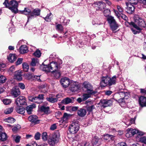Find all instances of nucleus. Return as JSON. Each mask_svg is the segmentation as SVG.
<instances>
[{
    "label": "nucleus",
    "mask_w": 146,
    "mask_h": 146,
    "mask_svg": "<svg viewBox=\"0 0 146 146\" xmlns=\"http://www.w3.org/2000/svg\"><path fill=\"white\" fill-rule=\"evenodd\" d=\"M116 82V76H114L111 78L108 75H106L101 77L100 84V86L102 87L110 86L115 84Z\"/></svg>",
    "instance_id": "f257e3e1"
},
{
    "label": "nucleus",
    "mask_w": 146,
    "mask_h": 146,
    "mask_svg": "<svg viewBox=\"0 0 146 146\" xmlns=\"http://www.w3.org/2000/svg\"><path fill=\"white\" fill-rule=\"evenodd\" d=\"M40 68L46 72H52L57 70L58 65L57 62H52L48 65L42 64L40 65Z\"/></svg>",
    "instance_id": "f03ea898"
},
{
    "label": "nucleus",
    "mask_w": 146,
    "mask_h": 146,
    "mask_svg": "<svg viewBox=\"0 0 146 146\" xmlns=\"http://www.w3.org/2000/svg\"><path fill=\"white\" fill-rule=\"evenodd\" d=\"M20 2V1L17 2L15 0H12L8 3L7 0H5L3 4L6 7L10 9L12 12L16 13L18 12V4Z\"/></svg>",
    "instance_id": "7ed1b4c3"
},
{
    "label": "nucleus",
    "mask_w": 146,
    "mask_h": 146,
    "mask_svg": "<svg viewBox=\"0 0 146 146\" xmlns=\"http://www.w3.org/2000/svg\"><path fill=\"white\" fill-rule=\"evenodd\" d=\"M60 133L58 131H56L53 133L51 137L48 139V144L52 145L54 146L55 143H58L60 139Z\"/></svg>",
    "instance_id": "20e7f679"
},
{
    "label": "nucleus",
    "mask_w": 146,
    "mask_h": 146,
    "mask_svg": "<svg viewBox=\"0 0 146 146\" xmlns=\"http://www.w3.org/2000/svg\"><path fill=\"white\" fill-rule=\"evenodd\" d=\"M107 21L110 24L111 28L112 31H115L119 27L118 25L116 23L113 17L111 16H109L107 18Z\"/></svg>",
    "instance_id": "39448f33"
},
{
    "label": "nucleus",
    "mask_w": 146,
    "mask_h": 146,
    "mask_svg": "<svg viewBox=\"0 0 146 146\" xmlns=\"http://www.w3.org/2000/svg\"><path fill=\"white\" fill-rule=\"evenodd\" d=\"M83 86L86 89V92L87 93L91 94H96V91L93 90L92 86L89 82H84L83 84Z\"/></svg>",
    "instance_id": "423d86ee"
},
{
    "label": "nucleus",
    "mask_w": 146,
    "mask_h": 146,
    "mask_svg": "<svg viewBox=\"0 0 146 146\" xmlns=\"http://www.w3.org/2000/svg\"><path fill=\"white\" fill-rule=\"evenodd\" d=\"M132 24L135 26L140 27L142 29V27H145L146 25L143 20L139 17H138L135 20V22L132 23Z\"/></svg>",
    "instance_id": "0eeeda50"
},
{
    "label": "nucleus",
    "mask_w": 146,
    "mask_h": 146,
    "mask_svg": "<svg viewBox=\"0 0 146 146\" xmlns=\"http://www.w3.org/2000/svg\"><path fill=\"white\" fill-rule=\"evenodd\" d=\"M79 127L77 123H73L69 127V131L72 134L76 133L79 130Z\"/></svg>",
    "instance_id": "6e6552de"
},
{
    "label": "nucleus",
    "mask_w": 146,
    "mask_h": 146,
    "mask_svg": "<svg viewBox=\"0 0 146 146\" xmlns=\"http://www.w3.org/2000/svg\"><path fill=\"white\" fill-rule=\"evenodd\" d=\"M72 81L67 77L62 78L60 81L61 85L63 88H67L70 84Z\"/></svg>",
    "instance_id": "1a4fd4ad"
},
{
    "label": "nucleus",
    "mask_w": 146,
    "mask_h": 146,
    "mask_svg": "<svg viewBox=\"0 0 146 146\" xmlns=\"http://www.w3.org/2000/svg\"><path fill=\"white\" fill-rule=\"evenodd\" d=\"M80 87L78 83L77 82H74L73 81H71L70 84V89L72 92L78 91L80 88Z\"/></svg>",
    "instance_id": "9d476101"
},
{
    "label": "nucleus",
    "mask_w": 146,
    "mask_h": 146,
    "mask_svg": "<svg viewBox=\"0 0 146 146\" xmlns=\"http://www.w3.org/2000/svg\"><path fill=\"white\" fill-rule=\"evenodd\" d=\"M40 10L39 9H36L33 10V11L31 12V15H29L28 16V21L32 18L36 17L37 16H39L40 14Z\"/></svg>",
    "instance_id": "9b49d317"
},
{
    "label": "nucleus",
    "mask_w": 146,
    "mask_h": 146,
    "mask_svg": "<svg viewBox=\"0 0 146 146\" xmlns=\"http://www.w3.org/2000/svg\"><path fill=\"white\" fill-rule=\"evenodd\" d=\"M15 102L17 106H19L20 105H24L26 103L25 98L23 96H20L17 98Z\"/></svg>",
    "instance_id": "f8f14e48"
},
{
    "label": "nucleus",
    "mask_w": 146,
    "mask_h": 146,
    "mask_svg": "<svg viewBox=\"0 0 146 146\" xmlns=\"http://www.w3.org/2000/svg\"><path fill=\"white\" fill-rule=\"evenodd\" d=\"M99 104L101 107L104 108L110 106L112 104V102L110 100H101Z\"/></svg>",
    "instance_id": "ddd939ff"
},
{
    "label": "nucleus",
    "mask_w": 146,
    "mask_h": 146,
    "mask_svg": "<svg viewBox=\"0 0 146 146\" xmlns=\"http://www.w3.org/2000/svg\"><path fill=\"white\" fill-rule=\"evenodd\" d=\"M121 98L124 99H124H128L130 96V93L127 90H123L121 91Z\"/></svg>",
    "instance_id": "4468645a"
},
{
    "label": "nucleus",
    "mask_w": 146,
    "mask_h": 146,
    "mask_svg": "<svg viewBox=\"0 0 146 146\" xmlns=\"http://www.w3.org/2000/svg\"><path fill=\"white\" fill-rule=\"evenodd\" d=\"M121 91H120L118 93L115 94L113 97L114 99L119 103L124 102V99L121 98Z\"/></svg>",
    "instance_id": "2eb2a0df"
},
{
    "label": "nucleus",
    "mask_w": 146,
    "mask_h": 146,
    "mask_svg": "<svg viewBox=\"0 0 146 146\" xmlns=\"http://www.w3.org/2000/svg\"><path fill=\"white\" fill-rule=\"evenodd\" d=\"M38 117L36 115H32L29 116L28 118V120L31 122L34 123L35 124L38 123L40 120H38Z\"/></svg>",
    "instance_id": "dca6fc26"
},
{
    "label": "nucleus",
    "mask_w": 146,
    "mask_h": 146,
    "mask_svg": "<svg viewBox=\"0 0 146 146\" xmlns=\"http://www.w3.org/2000/svg\"><path fill=\"white\" fill-rule=\"evenodd\" d=\"M11 94L14 98L17 97L20 94L19 89L16 87L13 88L11 90Z\"/></svg>",
    "instance_id": "f3484780"
},
{
    "label": "nucleus",
    "mask_w": 146,
    "mask_h": 146,
    "mask_svg": "<svg viewBox=\"0 0 146 146\" xmlns=\"http://www.w3.org/2000/svg\"><path fill=\"white\" fill-rule=\"evenodd\" d=\"M15 79L18 81H20L22 79L21 71L20 70L15 71L14 74Z\"/></svg>",
    "instance_id": "a211bd4d"
},
{
    "label": "nucleus",
    "mask_w": 146,
    "mask_h": 146,
    "mask_svg": "<svg viewBox=\"0 0 146 146\" xmlns=\"http://www.w3.org/2000/svg\"><path fill=\"white\" fill-rule=\"evenodd\" d=\"M74 98L67 97L63 99L61 102L62 103L64 104H67L70 103L74 102Z\"/></svg>",
    "instance_id": "6ab92c4d"
},
{
    "label": "nucleus",
    "mask_w": 146,
    "mask_h": 146,
    "mask_svg": "<svg viewBox=\"0 0 146 146\" xmlns=\"http://www.w3.org/2000/svg\"><path fill=\"white\" fill-rule=\"evenodd\" d=\"M126 4L127 6L126 9V11L128 13H132L134 10L135 8L134 5L130 4L128 5L127 3Z\"/></svg>",
    "instance_id": "aec40b11"
},
{
    "label": "nucleus",
    "mask_w": 146,
    "mask_h": 146,
    "mask_svg": "<svg viewBox=\"0 0 146 146\" xmlns=\"http://www.w3.org/2000/svg\"><path fill=\"white\" fill-rule=\"evenodd\" d=\"M41 111L46 114H48L51 113L49 107H46L44 106H42L40 108Z\"/></svg>",
    "instance_id": "412c9836"
},
{
    "label": "nucleus",
    "mask_w": 146,
    "mask_h": 146,
    "mask_svg": "<svg viewBox=\"0 0 146 146\" xmlns=\"http://www.w3.org/2000/svg\"><path fill=\"white\" fill-rule=\"evenodd\" d=\"M86 113V110L83 108H80L78 110L77 114L79 116L81 117L84 116Z\"/></svg>",
    "instance_id": "4be33fe9"
},
{
    "label": "nucleus",
    "mask_w": 146,
    "mask_h": 146,
    "mask_svg": "<svg viewBox=\"0 0 146 146\" xmlns=\"http://www.w3.org/2000/svg\"><path fill=\"white\" fill-rule=\"evenodd\" d=\"M101 139H98L97 137H94L92 139V144L93 146H97L101 143Z\"/></svg>",
    "instance_id": "5701e85b"
},
{
    "label": "nucleus",
    "mask_w": 146,
    "mask_h": 146,
    "mask_svg": "<svg viewBox=\"0 0 146 146\" xmlns=\"http://www.w3.org/2000/svg\"><path fill=\"white\" fill-rule=\"evenodd\" d=\"M70 115L66 113H64L63 117L61 119V121L62 123H65L68 122Z\"/></svg>",
    "instance_id": "b1692460"
},
{
    "label": "nucleus",
    "mask_w": 146,
    "mask_h": 146,
    "mask_svg": "<svg viewBox=\"0 0 146 146\" xmlns=\"http://www.w3.org/2000/svg\"><path fill=\"white\" fill-rule=\"evenodd\" d=\"M96 4L97 5L99 8V10H102L104 9L106 7V5L102 1H99L96 3Z\"/></svg>",
    "instance_id": "393cba45"
},
{
    "label": "nucleus",
    "mask_w": 146,
    "mask_h": 146,
    "mask_svg": "<svg viewBox=\"0 0 146 146\" xmlns=\"http://www.w3.org/2000/svg\"><path fill=\"white\" fill-rule=\"evenodd\" d=\"M127 131H130L132 136L138 133L139 134V135H144L143 132H141V133H140L139 131L138 130L135 129H133L132 128H128L127 129Z\"/></svg>",
    "instance_id": "a878e982"
},
{
    "label": "nucleus",
    "mask_w": 146,
    "mask_h": 146,
    "mask_svg": "<svg viewBox=\"0 0 146 146\" xmlns=\"http://www.w3.org/2000/svg\"><path fill=\"white\" fill-rule=\"evenodd\" d=\"M139 103L141 106H145L146 103V98L143 96H141L139 99Z\"/></svg>",
    "instance_id": "bb28decb"
},
{
    "label": "nucleus",
    "mask_w": 146,
    "mask_h": 146,
    "mask_svg": "<svg viewBox=\"0 0 146 146\" xmlns=\"http://www.w3.org/2000/svg\"><path fill=\"white\" fill-rule=\"evenodd\" d=\"M36 107L35 105L34 104L29 105L27 107L26 110L29 114H31L33 111V109Z\"/></svg>",
    "instance_id": "cd10ccee"
},
{
    "label": "nucleus",
    "mask_w": 146,
    "mask_h": 146,
    "mask_svg": "<svg viewBox=\"0 0 146 146\" xmlns=\"http://www.w3.org/2000/svg\"><path fill=\"white\" fill-rule=\"evenodd\" d=\"M134 117V118H128L126 119V121L125 122V124L129 126L132 124L133 123L135 122V119Z\"/></svg>",
    "instance_id": "c85d7f7f"
},
{
    "label": "nucleus",
    "mask_w": 146,
    "mask_h": 146,
    "mask_svg": "<svg viewBox=\"0 0 146 146\" xmlns=\"http://www.w3.org/2000/svg\"><path fill=\"white\" fill-rule=\"evenodd\" d=\"M17 58V57L15 54H10L7 57L8 60L11 62H13Z\"/></svg>",
    "instance_id": "c756f323"
},
{
    "label": "nucleus",
    "mask_w": 146,
    "mask_h": 146,
    "mask_svg": "<svg viewBox=\"0 0 146 146\" xmlns=\"http://www.w3.org/2000/svg\"><path fill=\"white\" fill-rule=\"evenodd\" d=\"M133 27L135 29H136L133 28H131V30L132 31L133 33L134 34H137L139 33L142 30V29L140 27H137L133 25Z\"/></svg>",
    "instance_id": "7c9ffc66"
},
{
    "label": "nucleus",
    "mask_w": 146,
    "mask_h": 146,
    "mask_svg": "<svg viewBox=\"0 0 146 146\" xmlns=\"http://www.w3.org/2000/svg\"><path fill=\"white\" fill-rule=\"evenodd\" d=\"M20 52L21 54H24L28 51L27 47L25 45L21 46L20 48Z\"/></svg>",
    "instance_id": "2f4dec72"
},
{
    "label": "nucleus",
    "mask_w": 146,
    "mask_h": 146,
    "mask_svg": "<svg viewBox=\"0 0 146 146\" xmlns=\"http://www.w3.org/2000/svg\"><path fill=\"white\" fill-rule=\"evenodd\" d=\"M16 111L21 114H23L25 112V109L21 106H17L16 108Z\"/></svg>",
    "instance_id": "473e14b6"
},
{
    "label": "nucleus",
    "mask_w": 146,
    "mask_h": 146,
    "mask_svg": "<svg viewBox=\"0 0 146 146\" xmlns=\"http://www.w3.org/2000/svg\"><path fill=\"white\" fill-rule=\"evenodd\" d=\"M31 10L28 8H25L24 10L21 11V13L26 15H30L31 13Z\"/></svg>",
    "instance_id": "72a5a7b5"
},
{
    "label": "nucleus",
    "mask_w": 146,
    "mask_h": 146,
    "mask_svg": "<svg viewBox=\"0 0 146 146\" xmlns=\"http://www.w3.org/2000/svg\"><path fill=\"white\" fill-rule=\"evenodd\" d=\"M46 99L47 101L52 103H54L57 101V99L54 98L53 95L50 96L49 97L46 98Z\"/></svg>",
    "instance_id": "f704fd0d"
},
{
    "label": "nucleus",
    "mask_w": 146,
    "mask_h": 146,
    "mask_svg": "<svg viewBox=\"0 0 146 146\" xmlns=\"http://www.w3.org/2000/svg\"><path fill=\"white\" fill-rule=\"evenodd\" d=\"M114 136L113 135L108 134L104 135V139L105 140L110 141V140H113Z\"/></svg>",
    "instance_id": "c9c22d12"
},
{
    "label": "nucleus",
    "mask_w": 146,
    "mask_h": 146,
    "mask_svg": "<svg viewBox=\"0 0 146 146\" xmlns=\"http://www.w3.org/2000/svg\"><path fill=\"white\" fill-rule=\"evenodd\" d=\"M95 94H91L90 93H87L84 94L82 96L83 100L85 101L88 98L91 97V95H94Z\"/></svg>",
    "instance_id": "e433bc0d"
},
{
    "label": "nucleus",
    "mask_w": 146,
    "mask_h": 146,
    "mask_svg": "<svg viewBox=\"0 0 146 146\" xmlns=\"http://www.w3.org/2000/svg\"><path fill=\"white\" fill-rule=\"evenodd\" d=\"M4 120L5 122L12 123H14L15 120L13 118L8 117L5 119Z\"/></svg>",
    "instance_id": "4c0bfd02"
},
{
    "label": "nucleus",
    "mask_w": 146,
    "mask_h": 146,
    "mask_svg": "<svg viewBox=\"0 0 146 146\" xmlns=\"http://www.w3.org/2000/svg\"><path fill=\"white\" fill-rule=\"evenodd\" d=\"M0 138L1 141H4L6 140L7 136L5 133H2L0 134Z\"/></svg>",
    "instance_id": "58836bf2"
},
{
    "label": "nucleus",
    "mask_w": 146,
    "mask_h": 146,
    "mask_svg": "<svg viewBox=\"0 0 146 146\" xmlns=\"http://www.w3.org/2000/svg\"><path fill=\"white\" fill-rule=\"evenodd\" d=\"M15 70V67L14 66H11L8 70V72L10 74L12 75L13 73H14V72Z\"/></svg>",
    "instance_id": "ea45409f"
},
{
    "label": "nucleus",
    "mask_w": 146,
    "mask_h": 146,
    "mask_svg": "<svg viewBox=\"0 0 146 146\" xmlns=\"http://www.w3.org/2000/svg\"><path fill=\"white\" fill-rule=\"evenodd\" d=\"M38 60L37 58H33L32 59L31 64L32 66H35L38 63Z\"/></svg>",
    "instance_id": "a19ab883"
},
{
    "label": "nucleus",
    "mask_w": 146,
    "mask_h": 146,
    "mask_svg": "<svg viewBox=\"0 0 146 146\" xmlns=\"http://www.w3.org/2000/svg\"><path fill=\"white\" fill-rule=\"evenodd\" d=\"M56 29L59 32L61 33L63 31V26L60 24H58L56 26Z\"/></svg>",
    "instance_id": "79ce46f5"
},
{
    "label": "nucleus",
    "mask_w": 146,
    "mask_h": 146,
    "mask_svg": "<svg viewBox=\"0 0 146 146\" xmlns=\"http://www.w3.org/2000/svg\"><path fill=\"white\" fill-rule=\"evenodd\" d=\"M130 3V4L133 5H136L138 3L140 2L139 1V0H127Z\"/></svg>",
    "instance_id": "37998d69"
},
{
    "label": "nucleus",
    "mask_w": 146,
    "mask_h": 146,
    "mask_svg": "<svg viewBox=\"0 0 146 146\" xmlns=\"http://www.w3.org/2000/svg\"><path fill=\"white\" fill-rule=\"evenodd\" d=\"M52 73L54 75V77L57 79L59 78L60 76V74L59 71L56 70L52 72Z\"/></svg>",
    "instance_id": "c03bdc74"
},
{
    "label": "nucleus",
    "mask_w": 146,
    "mask_h": 146,
    "mask_svg": "<svg viewBox=\"0 0 146 146\" xmlns=\"http://www.w3.org/2000/svg\"><path fill=\"white\" fill-rule=\"evenodd\" d=\"M23 70L25 72H27L29 68V66L27 63H23Z\"/></svg>",
    "instance_id": "a18cd8bd"
},
{
    "label": "nucleus",
    "mask_w": 146,
    "mask_h": 146,
    "mask_svg": "<svg viewBox=\"0 0 146 146\" xmlns=\"http://www.w3.org/2000/svg\"><path fill=\"white\" fill-rule=\"evenodd\" d=\"M52 13H50L49 14H48L46 17H43V18L47 22H49L50 21L49 20L51 19V18L52 17Z\"/></svg>",
    "instance_id": "49530a36"
},
{
    "label": "nucleus",
    "mask_w": 146,
    "mask_h": 146,
    "mask_svg": "<svg viewBox=\"0 0 146 146\" xmlns=\"http://www.w3.org/2000/svg\"><path fill=\"white\" fill-rule=\"evenodd\" d=\"M3 102L4 104L6 105H7L11 103V100L8 99H5L3 100Z\"/></svg>",
    "instance_id": "de8ad7c7"
},
{
    "label": "nucleus",
    "mask_w": 146,
    "mask_h": 146,
    "mask_svg": "<svg viewBox=\"0 0 146 146\" xmlns=\"http://www.w3.org/2000/svg\"><path fill=\"white\" fill-rule=\"evenodd\" d=\"M6 80V78L3 75L0 76V83H5Z\"/></svg>",
    "instance_id": "09e8293b"
},
{
    "label": "nucleus",
    "mask_w": 146,
    "mask_h": 146,
    "mask_svg": "<svg viewBox=\"0 0 146 146\" xmlns=\"http://www.w3.org/2000/svg\"><path fill=\"white\" fill-rule=\"evenodd\" d=\"M139 141L140 142L146 144V136H143L140 137Z\"/></svg>",
    "instance_id": "8fccbe9b"
},
{
    "label": "nucleus",
    "mask_w": 146,
    "mask_h": 146,
    "mask_svg": "<svg viewBox=\"0 0 146 146\" xmlns=\"http://www.w3.org/2000/svg\"><path fill=\"white\" fill-rule=\"evenodd\" d=\"M13 110V108H10L6 109L4 111V113L6 114H9L11 113Z\"/></svg>",
    "instance_id": "3c124183"
},
{
    "label": "nucleus",
    "mask_w": 146,
    "mask_h": 146,
    "mask_svg": "<svg viewBox=\"0 0 146 146\" xmlns=\"http://www.w3.org/2000/svg\"><path fill=\"white\" fill-rule=\"evenodd\" d=\"M34 55L36 57H39L41 54V53L40 50H37L34 53Z\"/></svg>",
    "instance_id": "603ef678"
},
{
    "label": "nucleus",
    "mask_w": 146,
    "mask_h": 146,
    "mask_svg": "<svg viewBox=\"0 0 146 146\" xmlns=\"http://www.w3.org/2000/svg\"><path fill=\"white\" fill-rule=\"evenodd\" d=\"M33 75L32 74L28 73L26 74L25 77L27 79L29 80H32V78L33 77Z\"/></svg>",
    "instance_id": "864d4df0"
},
{
    "label": "nucleus",
    "mask_w": 146,
    "mask_h": 146,
    "mask_svg": "<svg viewBox=\"0 0 146 146\" xmlns=\"http://www.w3.org/2000/svg\"><path fill=\"white\" fill-rule=\"evenodd\" d=\"M47 133L46 132H44L42 135V138L44 141H45L47 140Z\"/></svg>",
    "instance_id": "5fc2aeb1"
},
{
    "label": "nucleus",
    "mask_w": 146,
    "mask_h": 146,
    "mask_svg": "<svg viewBox=\"0 0 146 146\" xmlns=\"http://www.w3.org/2000/svg\"><path fill=\"white\" fill-rule=\"evenodd\" d=\"M21 128L20 126L19 125H18L15 126H14L12 128V130L13 132H16Z\"/></svg>",
    "instance_id": "6e6d98bb"
},
{
    "label": "nucleus",
    "mask_w": 146,
    "mask_h": 146,
    "mask_svg": "<svg viewBox=\"0 0 146 146\" xmlns=\"http://www.w3.org/2000/svg\"><path fill=\"white\" fill-rule=\"evenodd\" d=\"M110 13V11L108 9L105 10L103 11V13L106 17L108 16Z\"/></svg>",
    "instance_id": "4d7b16f0"
},
{
    "label": "nucleus",
    "mask_w": 146,
    "mask_h": 146,
    "mask_svg": "<svg viewBox=\"0 0 146 146\" xmlns=\"http://www.w3.org/2000/svg\"><path fill=\"white\" fill-rule=\"evenodd\" d=\"M94 109H95V107L94 106L92 105L88 107L87 108V110L89 112H90Z\"/></svg>",
    "instance_id": "13d9d810"
},
{
    "label": "nucleus",
    "mask_w": 146,
    "mask_h": 146,
    "mask_svg": "<svg viewBox=\"0 0 146 146\" xmlns=\"http://www.w3.org/2000/svg\"><path fill=\"white\" fill-rule=\"evenodd\" d=\"M23 58H19L16 63V65H18L21 64L23 62Z\"/></svg>",
    "instance_id": "bf43d9fd"
},
{
    "label": "nucleus",
    "mask_w": 146,
    "mask_h": 146,
    "mask_svg": "<svg viewBox=\"0 0 146 146\" xmlns=\"http://www.w3.org/2000/svg\"><path fill=\"white\" fill-rule=\"evenodd\" d=\"M40 134L38 133L37 132L35 134V138L36 140H39L40 138Z\"/></svg>",
    "instance_id": "052dcab7"
},
{
    "label": "nucleus",
    "mask_w": 146,
    "mask_h": 146,
    "mask_svg": "<svg viewBox=\"0 0 146 146\" xmlns=\"http://www.w3.org/2000/svg\"><path fill=\"white\" fill-rule=\"evenodd\" d=\"M80 146H91L90 143L89 142H86L82 143Z\"/></svg>",
    "instance_id": "680f3d73"
},
{
    "label": "nucleus",
    "mask_w": 146,
    "mask_h": 146,
    "mask_svg": "<svg viewBox=\"0 0 146 146\" xmlns=\"http://www.w3.org/2000/svg\"><path fill=\"white\" fill-rule=\"evenodd\" d=\"M32 80H37L39 81L40 80V76H33Z\"/></svg>",
    "instance_id": "e2e57ef3"
},
{
    "label": "nucleus",
    "mask_w": 146,
    "mask_h": 146,
    "mask_svg": "<svg viewBox=\"0 0 146 146\" xmlns=\"http://www.w3.org/2000/svg\"><path fill=\"white\" fill-rule=\"evenodd\" d=\"M34 102L37 103L38 104L42 102V101L38 99V98L37 97H35V98L34 99Z\"/></svg>",
    "instance_id": "0e129e2a"
},
{
    "label": "nucleus",
    "mask_w": 146,
    "mask_h": 146,
    "mask_svg": "<svg viewBox=\"0 0 146 146\" xmlns=\"http://www.w3.org/2000/svg\"><path fill=\"white\" fill-rule=\"evenodd\" d=\"M19 87L22 89H24L25 88V86L22 83H19L18 84Z\"/></svg>",
    "instance_id": "69168bd1"
},
{
    "label": "nucleus",
    "mask_w": 146,
    "mask_h": 146,
    "mask_svg": "<svg viewBox=\"0 0 146 146\" xmlns=\"http://www.w3.org/2000/svg\"><path fill=\"white\" fill-rule=\"evenodd\" d=\"M127 131V132L126 133V137L129 138L132 136L130 131Z\"/></svg>",
    "instance_id": "338daca9"
},
{
    "label": "nucleus",
    "mask_w": 146,
    "mask_h": 146,
    "mask_svg": "<svg viewBox=\"0 0 146 146\" xmlns=\"http://www.w3.org/2000/svg\"><path fill=\"white\" fill-rule=\"evenodd\" d=\"M116 146H126V143L123 142L119 143L117 144Z\"/></svg>",
    "instance_id": "774afa93"
}]
</instances>
